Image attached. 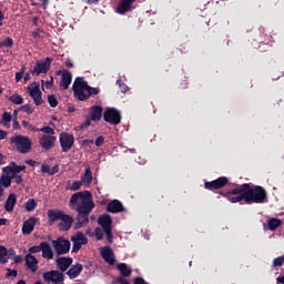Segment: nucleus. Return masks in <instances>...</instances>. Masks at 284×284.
I'll use <instances>...</instances> for the list:
<instances>
[{
  "label": "nucleus",
  "mask_w": 284,
  "mask_h": 284,
  "mask_svg": "<svg viewBox=\"0 0 284 284\" xmlns=\"http://www.w3.org/2000/svg\"><path fill=\"white\" fill-rule=\"evenodd\" d=\"M26 165H18L14 162H11L8 166L2 169L3 174L0 176V187H10L12 185V180L17 185H21L23 183V176H21V172H26Z\"/></svg>",
  "instance_id": "obj_1"
},
{
  "label": "nucleus",
  "mask_w": 284,
  "mask_h": 284,
  "mask_svg": "<svg viewBox=\"0 0 284 284\" xmlns=\"http://www.w3.org/2000/svg\"><path fill=\"white\" fill-rule=\"evenodd\" d=\"M72 210H77L78 214H90L94 210L92 202V193L82 191L73 194L70 199Z\"/></svg>",
  "instance_id": "obj_2"
},
{
  "label": "nucleus",
  "mask_w": 284,
  "mask_h": 284,
  "mask_svg": "<svg viewBox=\"0 0 284 284\" xmlns=\"http://www.w3.org/2000/svg\"><path fill=\"white\" fill-rule=\"evenodd\" d=\"M47 216L49 219V225H54L59 221L58 227L61 232H68L72 227V223H74V217L65 214L61 210H49Z\"/></svg>",
  "instance_id": "obj_3"
},
{
  "label": "nucleus",
  "mask_w": 284,
  "mask_h": 284,
  "mask_svg": "<svg viewBox=\"0 0 284 284\" xmlns=\"http://www.w3.org/2000/svg\"><path fill=\"white\" fill-rule=\"evenodd\" d=\"M242 190L245 203H265L267 201V191L263 186L251 187L250 184H243Z\"/></svg>",
  "instance_id": "obj_4"
},
{
  "label": "nucleus",
  "mask_w": 284,
  "mask_h": 284,
  "mask_svg": "<svg viewBox=\"0 0 284 284\" xmlns=\"http://www.w3.org/2000/svg\"><path fill=\"white\" fill-rule=\"evenodd\" d=\"M99 92L98 88L88 85L83 78H77L73 83V94L79 101H88L90 97Z\"/></svg>",
  "instance_id": "obj_5"
},
{
  "label": "nucleus",
  "mask_w": 284,
  "mask_h": 284,
  "mask_svg": "<svg viewBox=\"0 0 284 284\" xmlns=\"http://www.w3.org/2000/svg\"><path fill=\"white\" fill-rule=\"evenodd\" d=\"M40 132H43V135L39 139V143L42 150H52L57 141V136H54V129L50 126H43L40 128Z\"/></svg>",
  "instance_id": "obj_6"
},
{
  "label": "nucleus",
  "mask_w": 284,
  "mask_h": 284,
  "mask_svg": "<svg viewBox=\"0 0 284 284\" xmlns=\"http://www.w3.org/2000/svg\"><path fill=\"white\" fill-rule=\"evenodd\" d=\"M10 143H14L16 150L20 154H29L32 150V140L26 135H14L10 139Z\"/></svg>",
  "instance_id": "obj_7"
},
{
  "label": "nucleus",
  "mask_w": 284,
  "mask_h": 284,
  "mask_svg": "<svg viewBox=\"0 0 284 284\" xmlns=\"http://www.w3.org/2000/svg\"><path fill=\"white\" fill-rule=\"evenodd\" d=\"M53 250L57 254H68L70 252V241L65 240L64 237H58L51 242Z\"/></svg>",
  "instance_id": "obj_8"
},
{
  "label": "nucleus",
  "mask_w": 284,
  "mask_h": 284,
  "mask_svg": "<svg viewBox=\"0 0 284 284\" xmlns=\"http://www.w3.org/2000/svg\"><path fill=\"white\" fill-rule=\"evenodd\" d=\"M98 223L104 230L109 243H112V217L110 215H101L98 219Z\"/></svg>",
  "instance_id": "obj_9"
},
{
  "label": "nucleus",
  "mask_w": 284,
  "mask_h": 284,
  "mask_svg": "<svg viewBox=\"0 0 284 284\" xmlns=\"http://www.w3.org/2000/svg\"><path fill=\"white\" fill-rule=\"evenodd\" d=\"M104 121L111 125H119L121 123V112L114 108H109L104 111Z\"/></svg>",
  "instance_id": "obj_10"
},
{
  "label": "nucleus",
  "mask_w": 284,
  "mask_h": 284,
  "mask_svg": "<svg viewBox=\"0 0 284 284\" xmlns=\"http://www.w3.org/2000/svg\"><path fill=\"white\" fill-rule=\"evenodd\" d=\"M52 63V58H47L45 60L37 61L36 67L31 70V74H48V70H50V65Z\"/></svg>",
  "instance_id": "obj_11"
},
{
  "label": "nucleus",
  "mask_w": 284,
  "mask_h": 284,
  "mask_svg": "<svg viewBox=\"0 0 284 284\" xmlns=\"http://www.w3.org/2000/svg\"><path fill=\"white\" fill-rule=\"evenodd\" d=\"M225 197L230 203H241V201H245V191H243V185L227 193Z\"/></svg>",
  "instance_id": "obj_12"
},
{
  "label": "nucleus",
  "mask_w": 284,
  "mask_h": 284,
  "mask_svg": "<svg viewBox=\"0 0 284 284\" xmlns=\"http://www.w3.org/2000/svg\"><path fill=\"white\" fill-rule=\"evenodd\" d=\"M43 280L45 283L63 284L64 277L63 273L59 271H50L43 274Z\"/></svg>",
  "instance_id": "obj_13"
},
{
  "label": "nucleus",
  "mask_w": 284,
  "mask_h": 284,
  "mask_svg": "<svg viewBox=\"0 0 284 284\" xmlns=\"http://www.w3.org/2000/svg\"><path fill=\"white\" fill-rule=\"evenodd\" d=\"M60 145H61L62 152H70V150H72V145H74V135L70 133H61Z\"/></svg>",
  "instance_id": "obj_14"
},
{
  "label": "nucleus",
  "mask_w": 284,
  "mask_h": 284,
  "mask_svg": "<svg viewBox=\"0 0 284 284\" xmlns=\"http://www.w3.org/2000/svg\"><path fill=\"white\" fill-rule=\"evenodd\" d=\"M71 241L73 243V252H79L82 245H88V237L83 232H77L71 236Z\"/></svg>",
  "instance_id": "obj_15"
},
{
  "label": "nucleus",
  "mask_w": 284,
  "mask_h": 284,
  "mask_svg": "<svg viewBox=\"0 0 284 284\" xmlns=\"http://www.w3.org/2000/svg\"><path fill=\"white\" fill-rule=\"evenodd\" d=\"M28 92L36 105H41V103H43V98L41 97L42 93L41 89L39 88V84L33 83L30 87H28Z\"/></svg>",
  "instance_id": "obj_16"
},
{
  "label": "nucleus",
  "mask_w": 284,
  "mask_h": 284,
  "mask_svg": "<svg viewBox=\"0 0 284 284\" xmlns=\"http://www.w3.org/2000/svg\"><path fill=\"white\" fill-rule=\"evenodd\" d=\"M100 254L105 263H108L109 265H114V263H116V258L114 256V251L112 250V247H100Z\"/></svg>",
  "instance_id": "obj_17"
},
{
  "label": "nucleus",
  "mask_w": 284,
  "mask_h": 284,
  "mask_svg": "<svg viewBox=\"0 0 284 284\" xmlns=\"http://www.w3.org/2000/svg\"><path fill=\"white\" fill-rule=\"evenodd\" d=\"M136 0H121L116 7L118 14H125V12H132V6Z\"/></svg>",
  "instance_id": "obj_18"
},
{
  "label": "nucleus",
  "mask_w": 284,
  "mask_h": 284,
  "mask_svg": "<svg viewBox=\"0 0 284 284\" xmlns=\"http://www.w3.org/2000/svg\"><path fill=\"white\" fill-rule=\"evenodd\" d=\"M24 261H26V265H27V270H29L30 272H37V270H39V260L37 258V256L32 255V254H27L24 256Z\"/></svg>",
  "instance_id": "obj_19"
},
{
  "label": "nucleus",
  "mask_w": 284,
  "mask_h": 284,
  "mask_svg": "<svg viewBox=\"0 0 284 284\" xmlns=\"http://www.w3.org/2000/svg\"><path fill=\"white\" fill-rule=\"evenodd\" d=\"M72 83V73L68 70L62 71V77L60 81V90H68Z\"/></svg>",
  "instance_id": "obj_20"
},
{
  "label": "nucleus",
  "mask_w": 284,
  "mask_h": 284,
  "mask_svg": "<svg viewBox=\"0 0 284 284\" xmlns=\"http://www.w3.org/2000/svg\"><path fill=\"white\" fill-rule=\"evenodd\" d=\"M224 185H227V178H219L215 181L205 183L206 190H221Z\"/></svg>",
  "instance_id": "obj_21"
},
{
  "label": "nucleus",
  "mask_w": 284,
  "mask_h": 284,
  "mask_svg": "<svg viewBox=\"0 0 284 284\" xmlns=\"http://www.w3.org/2000/svg\"><path fill=\"white\" fill-rule=\"evenodd\" d=\"M108 212H111L112 214H116L119 212H123L125 209L123 207V203L119 200H113L108 204Z\"/></svg>",
  "instance_id": "obj_22"
},
{
  "label": "nucleus",
  "mask_w": 284,
  "mask_h": 284,
  "mask_svg": "<svg viewBox=\"0 0 284 284\" xmlns=\"http://www.w3.org/2000/svg\"><path fill=\"white\" fill-rule=\"evenodd\" d=\"M89 116L91 121H101V116H103V108L101 105L91 106Z\"/></svg>",
  "instance_id": "obj_23"
},
{
  "label": "nucleus",
  "mask_w": 284,
  "mask_h": 284,
  "mask_svg": "<svg viewBox=\"0 0 284 284\" xmlns=\"http://www.w3.org/2000/svg\"><path fill=\"white\" fill-rule=\"evenodd\" d=\"M34 225H37L36 217H30L29 220L23 222L22 234H32V232L34 231Z\"/></svg>",
  "instance_id": "obj_24"
},
{
  "label": "nucleus",
  "mask_w": 284,
  "mask_h": 284,
  "mask_svg": "<svg viewBox=\"0 0 284 284\" xmlns=\"http://www.w3.org/2000/svg\"><path fill=\"white\" fill-rule=\"evenodd\" d=\"M42 258H47V261L54 258V251H52V246L48 242H42Z\"/></svg>",
  "instance_id": "obj_25"
},
{
  "label": "nucleus",
  "mask_w": 284,
  "mask_h": 284,
  "mask_svg": "<svg viewBox=\"0 0 284 284\" xmlns=\"http://www.w3.org/2000/svg\"><path fill=\"white\" fill-rule=\"evenodd\" d=\"M14 205H17V194L10 193L4 203L6 212H13Z\"/></svg>",
  "instance_id": "obj_26"
},
{
  "label": "nucleus",
  "mask_w": 284,
  "mask_h": 284,
  "mask_svg": "<svg viewBox=\"0 0 284 284\" xmlns=\"http://www.w3.org/2000/svg\"><path fill=\"white\" fill-rule=\"evenodd\" d=\"M80 181L85 187H90L92 185V169L87 168Z\"/></svg>",
  "instance_id": "obj_27"
},
{
  "label": "nucleus",
  "mask_w": 284,
  "mask_h": 284,
  "mask_svg": "<svg viewBox=\"0 0 284 284\" xmlns=\"http://www.w3.org/2000/svg\"><path fill=\"white\" fill-rule=\"evenodd\" d=\"M57 265L61 272H65L72 265V258L60 257L57 260Z\"/></svg>",
  "instance_id": "obj_28"
},
{
  "label": "nucleus",
  "mask_w": 284,
  "mask_h": 284,
  "mask_svg": "<svg viewBox=\"0 0 284 284\" xmlns=\"http://www.w3.org/2000/svg\"><path fill=\"white\" fill-rule=\"evenodd\" d=\"M81 272H83V265L78 263L74 266H72L68 271L67 274H68L69 278H77V276H79V274H81Z\"/></svg>",
  "instance_id": "obj_29"
},
{
  "label": "nucleus",
  "mask_w": 284,
  "mask_h": 284,
  "mask_svg": "<svg viewBox=\"0 0 284 284\" xmlns=\"http://www.w3.org/2000/svg\"><path fill=\"white\" fill-rule=\"evenodd\" d=\"M283 224V221L277 217H272L267 221V227L271 230V232H274V230H278L281 225Z\"/></svg>",
  "instance_id": "obj_30"
},
{
  "label": "nucleus",
  "mask_w": 284,
  "mask_h": 284,
  "mask_svg": "<svg viewBox=\"0 0 284 284\" xmlns=\"http://www.w3.org/2000/svg\"><path fill=\"white\" fill-rule=\"evenodd\" d=\"M118 270L122 276H131L132 274V268L128 267L125 263L118 264Z\"/></svg>",
  "instance_id": "obj_31"
},
{
  "label": "nucleus",
  "mask_w": 284,
  "mask_h": 284,
  "mask_svg": "<svg viewBox=\"0 0 284 284\" xmlns=\"http://www.w3.org/2000/svg\"><path fill=\"white\" fill-rule=\"evenodd\" d=\"M23 207L27 212H34L37 210V200L29 199L24 204Z\"/></svg>",
  "instance_id": "obj_32"
},
{
  "label": "nucleus",
  "mask_w": 284,
  "mask_h": 284,
  "mask_svg": "<svg viewBox=\"0 0 284 284\" xmlns=\"http://www.w3.org/2000/svg\"><path fill=\"white\" fill-rule=\"evenodd\" d=\"M12 121V114H10L9 112L4 111L2 114V120L0 121V123L2 125H4V128H10V123Z\"/></svg>",
  "instance_id": "obj_33"
},
{
  "label": "nucleus",
  "mask_w": 284,
  "mask_h": 284,
  "mask_svg": "<svg viewBox=\"0 0 284 284\" xmlns=\"http://www.w3.org/2000/svg\"><path fill=\"white\" fill-rule=\"evenodd\" d=\"M83 185V182L80 180V181H74V182H68V190H71V192H77L79 190H81Z\"/></svg>",
  "instance_id": "obj_34"
},
{
  "label": "nucleus",
  "mask_w": 284,
  "mask_h": 284,
  "mask_svg": "<svg viewBox=\"0 0 284 284\" xmlns=\"http://www.w3.org/2000/svg\"><path fill=\"white\" fill-rule=\"evenodd\" d=\"M9 101L11 103H14V105H22L23 97H21L20 94H13L9 98Z\"/></svg>",
  "instance_id": "obj_35"
},
{
  "label": "nucleus",
  "mask_w": 284,
  "mask_h": 284,
  "mask_svg": "<svg viewBox=\"0 0 284 284\" xmlns=\"http://www.w3.org/2000/svg\"><path fill=\"white\" fill-rule=\"evenodd\" d=\"M8 250L4 246H0V263L6 265L8 263Z\"/></svg>",
  "instance_id": "obj_36"
},
{
  "label": "nucleus",
  "mask_w": 284,
  "mask_h": 284,
  "mask_svg": "<svg viewBox=\"0 0 284 284\" xmlns=\"http://www.w3.org/2000/svg\"><path fill=\"white\" fill-rule=\"evenodd\" d=\"M42 250H43V242L42 243H40V245H36V246H31L30 248H29V253L28 254H39V252H42Z\"/></svg>",
  "instance_id": "obj_37"
},
{
  "label": "nucleus",
  "mask_w": 284,
  "mask_h": 284,
  "mask_svg": "<svg viewBox=\"0 0 284 284\" xmlns=\"http://www.w3.org/2000/svg\"><path fill=\"white\" fill-rule=\"evenodd\" d=\"M88 214L90 213H78L79 221L84 225H88V223H90V219L88 217Z\"/></svg>",
  "instance_id": "obj_38"
},
{
  "label": "nucleus",
  "mask_w": 284,
  "mask_h": 284,
  "mask_svg": "<svg viewBox=\"0 0 284 284\" xmlns=\"http://www.w3.org/2000/svg\"><path fill=\"white\" fill-rule=\"evenodd\" d=\"M22 125H23V128H26V130H30L31 132H40L41 131V129L32 126V124H30V122H28L26 120L22 121Z\"/></svg>",
  "instance_id": "obj_39"
},
{
  "label": "nucleus",
  "mask_w": 284,
  "mask_h": 284,
  "mask_svg": "<svg viewBox=\"0 0 284 284\" xmlns=\"http://www.w3.org/2000/svg\"><path fill=\"white\" fill-rule=\"evenodd\" d=\"M48 101L51 108H57L59 105V100L57 99V95H49Z\"/></svg>",
  "instance_id": "obj_40"
},
{
  "label": "nucleus",
  "mask_w": 284,
  "mask_h": 284,
  "mask_svg": "<svg viewBox=\"0 0 284 284\" xmlns=\"http://www.w3.org/2000/svg\"><path fill=\"white\" fill-rule=\"evenodd\" d=\"M33 39H43L45 37V31L41 29H37L36 31L32 32Z\"/></svg>",
  "instance_id": "obj_41"
},
{
  "label": "nucleus",
  "mask_w": 284,
  "mask_h": 284,
  "mask_svg": "<svg viewBox=\"0 0 284 284\" xmlns=\"http://www.w3.org/2000/svg\"><path fill=\"white\" fill-rule=\"evenodd\" d=\"M284 265V256H278L273 261V267H283Z\"/></svg>",
  "instance_id": "obj_42"
},
{
  "label": "nucleus",
  "mask_w": 284,
  "mask_h": 284,
  "mask_svg": "<svg viewBox=\"0 0 284 284\" xmlns=\"http://www.w3.org/2000/svg\"><path fill=\"white\" fill-rule=\"evenodd\" d=\"M94 234L95 239H98V241H101L103 239V234H105V229L97 227Z\"/></svg>",
  "instance_id": "obj_43"
},
{
  "label": "nucleus",
  "mask_w": 284,
  "mask_h": 284,
  "mask_svg": "<svg viewBox=\"0 0 284 284\" xmlns=\"http://www.w3.org/2000/svg\"><path fill=\"white\" fill-rule=\"evenodd\" d=\"M42 85H45L47 90H52V85H54V77H50V81H43Z\"/></svg>",
  "instance_id": "obj_44"
},
{
  "label": "nucleus",
  "mask_w": 284,
  "mask_h": 284,
  "mask_svg": "<svg viewBox=\"0 0 284 284\" xmlns=\"http://www.w3.org/2000/svg\"><path fill=\"white\" fill-rule=\"evenodd\" d=\"M7 278H10V276H12L13 278H17L19 272L17 270H11V268H7Z\"/></svg>",
  "instance_id": "obj_45"
},
{
  "label": "nucleus",
  "mask_w": 284,
  "mask_h": 284,
  "mask_svg": "<svg viewBox=\"0 0 284 284\" xmlns=\"http://www.w3.org/2000/svg\"><path fill=\"white\" fill-rule=\"evenodd\" d=\"M20 110H23V112H27V114H32L34 112V109H32L30 104L22 105Z\"/></svg>",
  "instance_id": "obj_46"
},
{
  "label": "nucleus",
  "mask_w": 284,
  "mask_h": 284,
  "mask_svg": "<svg viewBox=\"0 0 284 284\" xmlns=\"http://www.w3.org/2000/svg\"><path fill=\"white\" fill-rule=\"evenodd\" d=\"M1 45H6V48H12V45H14V41L11 38H6Z\"/></svg>",
  "instance_id": "obj_47"
},
{
  "label": "nucleus",
  "mask_w": 284,
  "mask_h": 284,
  "mask_svg": "<svg viewBox=\"0 0 284 284\" xmlns=\"http://www.w3.org/2000/svg\"><path fill=\"white\" fill-rule=\"evenodd\" d=\"M41 172H42V174H50V172H51L50 165L42 164Z\"/></svg>",
  "instance_id": "obj_48"
},
{
  "label": "nucleus",
  "mask_w": 284,
  "mask_h": 284,
  "mask_svg": "<svg viewBox=\"0 0 284 284\" xmlns=\"http://www.w3.org/2000/svg\"><path fill=\"white\" fill-rule=\"evenodd\" d=\"M116 83H118V85H120L121 92H128L130 90V88H128V85H125V83H121V80H118Z\"/></svg>",
  "instance_id": "obj_49"
},
{
  "label": "nucleus",
  "mask_w": 284,
  "mask_h": 284,
  "mask_svg": "<svg viewBox=\"0 0 284 284\" xmlns=\"http://www.w3.org/2000/svg\"><path fill=\"white\" fill-rule=\"evenodd\" d=\"M104 142H105V139L103 136L97 138L95 140L97 148H101V145H103Z\"/></svg>",
  "instance_id": "obj_50"
},
{
  "label": "nucleus",
  "mask_w": 284,
  "mask_h": 284,
  "mask_svg": "<svg viewBox=\"0 0 284 284\" xmlns=\"http://www.w3.org/2000/svg\"><path fill=\"white\" fill-rule=\"evenodd\" d=\"M13 130H21V124L19 123V120H17V118H13Z\"/></svg>",
  "instance_id": "obj_51"
},
{
  "label": "nucleus",
  "mask_w": 284,
  "mask_h": 284,
  "mask_svg": "<svg viewBox=\"0 0 284 284\" xmlns=\"http://www.w3.org/2000/svg\"><path fill=\"white\" fill-rule=\"evenodd\" d=\"M114 284H130V282L124 277H120L114 282Z\"/></svg>",
  "instance_id": "obj_52"
},
{
  "label": "nucleus",
  "mask_w": 284,
  "mask_h": 284,
  "mask_svg": "<svg viewBox=\"0 0 284 284\" xmlns=\"http://www.w3.org/2000/svg\"><path fill=\"white\" fill-rule=\"evenodd\" d=\"M84 225L85 224L78 219L77 223L74 224V229L75 230H81V227H83Z\"/></svg>",
  "instance_id": "obj_53"
},
{
  "label": "nucleus",
  "mask_w": 284,
  "mask_h": 284,
  "mask_svg": "<svg viewBox=\"0 0 284 284\" xmlns=\"http://www.w3.org/2000/svg\"><path fill=\"white\" fill-rule=\"evenodd\" d=\"M22 79H23V71L17 72L16 73V81H17V83H19V81H21Z\"/></svg>",
  "instance_id": "obj_54"
},
{
  "label": "nucleus",
  "mask_w": 284,
  "mask_h": 284,
  "mask_svg": "<svg viewBox=\"0 0 284 284\" xmlns=\"http://www.w3.org/2000/svg\"><path fill=\"white\" fill-rule=\"evenodd\" d=\"M8 138V131H3L0 129V141H3V139Z\"/></svg>",
  "instance_id": "obj_55"
},
{
  "label": "nucleus",
  "mask_w": 284,
  "mask_h": 284,
  "mask_svg": "<svg viewBox=\"0 0 284 284\" xmlns=\"http://www.w3.org/2000/svg\"><path fill=\"white\" fill-rule=\"evenodd\" d=\"M22 261H23V257H22L21 255H16V256L13 257V262H14V263H22Z\"/></svg>",
  "instance_id": "obj_56"
},
{
  "label": "nucleus",
  "mask_w": 284,
  "mask_h": 284,
  "mask_svg": "<svg viewBox=\"0 0 284 284\" xmlns=\"http://www.w3.org/2000/svg\"><path fill=\"white\" fill-rule=\"evenodd\" d=\"M92 119H90V115L87 116V120L83 123L84 128H88L89 125H91Z\"/></svg>",
  "instance_id": "obj_57"
},
{
  "label": "nucleus",
  "mask_w": 284,
  "mask_h": 284,
  "mask_svg": "<svg viewBox=\"0 0 284 284\" xmlns=\"http://www.w3.org/2000/svg\"><path fill=\"white\" fill-rule=\"evenodd\" d=\"M27 165H30L31 168H34L37 165V161L34 160H26Z\"/></svg>",
  "instance_id": "obj_58"
},
{
  "label": "nucleus",
  "mask_w": 284,
  "mask_h": 284,
  "mask_svg": "<svg viewBox=\"0 0 284 284\" xmlns=\"http://www.w3.org/2000/svg\"><path fill=\"white\" fill-rule=\"evenodd\" d=\"M57 172H59V166L55 165L51 169L50 176H54V174H57Z\"/></svg>",
  "instance_id": "obj_59"
},
{
  "label": "nucleus",
  "mask_w": 284,
  "mask_h": 284,
  "mask_svg": "<svg viewBox=\"0 0 284 284\" xmlns=\"http://www.w3.org/2000/svg\"><path fill=\"white\" fill-rule=\"evenodd\" d=\"M133 284H143V278L136 277Z\"/></svg>",
  "instance_id": "obj_60"
},
{
  "label": "nucleus",
  "mask_w": 284,
  "mask_h": 284,
  "mask_svg": "<svg viewBox=\"0 0 284 284\" xmlns=\"http://www.w3.org/2000/svg\"><path fill=\"white\" fill-rule=\"evenodd\" d=\"M87 3H89V6H92V3H99V0H87Z\"/></svg>",
  "instance_id": "obj_61"
},
{
  "label": "nucleus",
  "mask_w": 284,
  "mask_h": 284,
  "mask_svg": "<svg viewBox=\"0 0 284 284\" xmlns=\"http://www.w3.org/2000/svg\"><path fill=\"white\" fill-rule=\"evenodd\" d=\"M277 283L284 284V276L277 277Z\"/></svg>",
  "instance_id": "obj_62"
},
{
  "label": "nucleus",
  "mask_w": 284,
  "mask_h": 284,
  "mask_svg": "<svg viewBox=\"0 0 284 284\" xmlns=\"http://www.w3.org/2000/svg\"><path fill=\"white\" fill-rule=\"evenodd\" d=\"M26 81H30V73H26V75H24V82Z\"/></svg>",
  "instance_id": "obj_63"
},
{
  "label": "nucleus",
  "mask_w": 284,
  "mask_h": 284,
  "mask_svg": "<svg viewBox=\"0 0 284 284\" xmlns=\"http://www.w3.org/2000/svg\"><path fill=\"white\" fill-rule=\"evenodd\" d=\"M7 221L8 220H6V219H0V225H6Z\"/></svg>",
  "instance_id": "obj_64"
}]
</instances>
